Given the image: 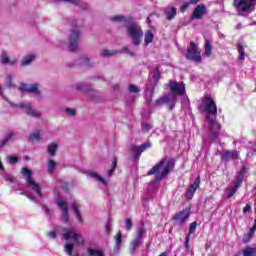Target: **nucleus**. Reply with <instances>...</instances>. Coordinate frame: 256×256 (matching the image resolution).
I'll list each match as a JSON object with an SVG mask.
<instances>
[{"mask_svg":"<svg viewBox=\"0 0 256 256\" xmlns=\"http://www.w3.org/2000/svg\"><path fill=\"white\" fill-rule=\"evenodd\" d=\"M111 21H114L115 23L123 21L124 27L126 29V35L131 40L132 45L139 47V45L143 43V28H141V26L135 22L133 17L119 15L112 17Z\"/></svg>","mask_w":256,"mask_h":256,"instance_id":"1","label":"nucleus"},{"mask_svg":"<svg viewBox=\"0 0 256 256\" xmlns=\"http://www.w3.org/2000/svg\"><path fill=\"white\" fill-rule=\"evenodd\" d=\"M175 169V159L165 157L156 163L148 172L147 176L151 177V175H156L154 178V183H159V181H163V179H167L169 172Z\"/></svg>","mask_w":256,"mask_h":256,"instance_id":"2","label":"nucleus"},{"mask_svg":"<svg viewBox=\"0 0 256 256\" xmlns=\"http://www.w3.org/2000/svg\"><path fill=\"white\" fill-rule=\"evenodd\" d=\"M200 113H206V117L209 116L214 120L217 119V104L211 95H207L202 98L201 103L198 106Z\"/></svg>","mask_w":256,"mask_h":256,"instance_id":"3","label":"nucleus"},{"mask_svg":"<svg viewBox=\"0 0 256 256\" xmlns=\"http://www.w3.org/2000/svg\"><path fill=\"white\" fill-rule=\"evenodd\" d=\"M21 174L24 175V177H26V182L28 187L33 189V191L37 193L40 199H43V193H41V187H39V184H37V182L33 180V171H31V169L27 167H23L21 169Z\"/></svg>","mask_w":256,"mask_h":256,"instance_id":"4","label":"nucleus"},{"mask_svg":"<svg viewBox=\"0 0 256 256\" xmlns=\"http://www.w3.org/2000/svg\"><path fill=\"white\" fill-rule=\"evenodd\" d=\"M186 59L188 61H193L194 63H201L203 58L201 57V51L197 48V45L191 41L189 47L187 48Z\"/></svg>","mask_w":256,"mask_h":256,"instance_id":"5","label":"nucleus"},{"mask_svg":"<svg viewBox=\"0 0 256 256\" xmlns=\"http://www.w3.org/2000/svg\"><path fill=\"white\" fill-rule=\"evenodd\" d=\"M189 217H191V207H186L185 209L175 213L172 217V221L181 227L189 221Z\"/></svg>","mask_w":256,"mask_h":256,"instance_id":"6","label":"nucleus"},{"mask_svg":"<svg viewBox=\"0 0 256 256\" xmlns=\"http://www.w3.org/2000/svg\"><path fill=\"white\" fill-rule=\"evenodd\" d=\"M254 3L256 0H233V7L241 13H251Z\"/></svg>","mask_w":256,"mask_h":256,"instance_id":"7","label":"nucleus"},{"mask_svg":"<svg viewBox=\"0 0 256 256\" xmlns=\"http://www.w3.org/2000/svg\"><path fill=\"white\" fill-rule=\"evenodd\" d=\"M80 35H81V32L77 27H74L71 30L69 44H68V50L71 51V53H74V51H77V49H79Z\"/></svg>","mask_w":256,"mask_h":256,"instance_id":"8","label":"nucleus"},{"mask_svg":"<svg viewBox=\"0 0 256 256\" xmlns=\"http://www.w3.org/2000/svg\"><path fill=\"white\" fill-rule=\"evenodd\" d=\"M206 121L210 129L211 139H217L219 137V131H221V124L216 122L215 118H211V116H206Z\"/></svg>","mask_w":256,"mask_h":256,"instance_id":"9","label":"nucleus"},{"mask_svg":"<svg viewBox=\"0 0 256 256\" xmlns=\"http://www.w3.org/2000/svg\"><path fill=\"white\" fill-rule=\"evenodd\" d=\"M151 147L150 142H144L140 146H133L132 151H133V156H132V161L135 163L136 161H139L141 158V153L146 151V149H149Z\"/></svg>","mask_w":256,"mask_h":256,"instance_id":"10","label":"nucleus"},{"mask_svg":"<svg viewBox=\"0 0 256 256\" xmlns=\"http://www.w3.org/2000/svg\"><path fill=\"white\" fill-rule=\"evenodd\" d=\"M64 231H66L63 234V237H64L65 241H69V239H73L75 244L78 245V247L85 245V242L83 241V239H79V234H77L75 232V230L65 229Z\"/></svg>","mask_w":256,"mask_h":256,"instance_id":"11","label":"nucleus"},{"mask_svg":"<svg viewBox=\"0 0 256 256\" xmlns=\"http://www.w3.org/2000/svg\"><path fill=\"white\" fill-rule=\"evenodd\" d=\"M199 185H201V177H197L193 184H190L186 190L185 197L186 199H193L195 196L196 191L199 189Z\"/></svg>","mask_w":256,"mask_h":256,"instance_id":"12","label":"nucleus"},{"mask_svg":"<svg viewBox=\"0 0 256 256\" xmlns=\"http://www.w3.org/2000/svg\"><path fill=\"white\" fill-rule=\"evenodd\" d=\"M222 161L228 163V161H235L239 159V151L237 150H224L220 153Z\"/></svg>","mask_w":256,"mask_h":256,"instance_id":"13","label":"nucleus"},{"mask_svg":"<svg viewBox=\"0 0 256 256\" xmlns=\"http://www.w3.org/2000/svg\"><path fill=\"white\" fill-rule=\"evenodd\" d=\"M206 14H207V6H205L204 4H199L194 8L190 16V19H203V16Z\"/></svg>","mask_w":256,"mask_h":256,"instance_id":"14","label":"nucleus"},{"mask_svg":"<svg viewBox=\"0 0 256 256\" xmlns=\"http://www.w3.org/2000/svg\"><path fill=\"white\" fill-rule=\"evenodd\" d=\"M169 88L174 95H185V84L183 82H170Z\"/></svg>","mask_w":256,"mask_h":256,"instance_id":"15","label":"nucleus"},{"mask_svg":"<svg viewBox=\"0 0 256 256\" xmlns=\"http://www.w3.org/2000/svg\"><path fill=\"white\" fill-rule=\"evenodd\" d=\"M14 107L19 109H25V113L30 117H34L35 119H39L41 117V114L39 112L33 110V107L31 106V104L21 103L19 105H14Z\"/></svg>","mask_w":256,"mask_h":256,"instance_id":"16","label":"nucleus"},{"mask_svg":"<svg viewBox=\"0 0 256 256\" xmlns=\"http://www.w3.org/2000/svg\"><path fill=\"white\" fill-rule=\"evenodd\" d=\"M57 205L62 209V221L64 223H69V208L67 207V202L59 199L57 200Z\"/></svg>","mask_w":256,"mask_h":256,"instance_id":"17","label":"nucleus"},{"mask_svg":"<svg viewBox=\"0 0 256 256\" xmlns=\"http://www.w3.org/2000/svg\"><path fill=\"white\" fill-rule=\"evenodd\" d=\"M164 15H165L167 21H173V19H175V17H177V8H175L173 6H167L164 9Z\"/></svg>","mask_w":256,"mask_h":256,"instance_id":"18","label":"nucleus"},{"mask_svg":"<svg viewBox=\"0 0 256 256\" xmlns=\"http://www.w3.org/2000/svg\"><path fill=\"white\" fill-rule=\"evenodd\" d=\"M1 63H2V65L13 66V65H15V63H17V59L16 58H11L5 52H2V54H1Z\"/></svg>","mask_w":256,"mask_h":256,"instance_id":"19","label":"nucleus"},{"mask_svg":"<svg viewBox=\"0 0 256 256\" xmlns=\"http://www.w3.org/2000/svg\"><path fill=\"white\" fill-rule=\"evenodd\" d=\"M143 243V240L141 238H135L130 243V253L131 255H135V252L137 251V248Z\"/></svg>","mask_w":256,"mask_h":256,"instance_id":"20","label":"nucleus"},{"mask_svg":"<svg viewBox=\"0 0 256 256\" xmlns=\"http://www.w3.org/2000/svg\"><path fill=\"white\" fill-rule=\"evenodd\" d=\"M155 39V34H153V31L147 30L144 34V43L146 47L150 44L153 43V40Z\"/></svg>","mask_w":256,"mask_h":256,"instance_id":"21","label":"nucleus"},{"mask_svg":"<svg viewBox=\"0 0 256 256\" xmlns=\"http://www.w3.org/2000/svg\"><path fill=\"white\" fill-rule=\"evenodd\" d=\"M212 53H213V45H211V40L206 39L205 46H204V55H206V57H210Z\"/></svg>","mask_w":256,"mask_h":256,"instance_id":"22","label":"nucleus"},{"mask_svg":"<svg viewBox=\"0 0 256 256\" xmlns=\"http://www.w3.org/2000/svg\"><path fill=\"white\" fill-rule=\"evenodd\" d=\"M169 99H171V95L169 94L158 98L155 101V107H162V105H165V103H169Z\"/></svg>","mask_w":256,"mask_h":256,"instance_id":"23","label":"nucleus"},{"mask_svg":"<svg viewBox=\"0 0 256 256\" xmlns=\"http://www.w3.org/2000/svg\"><path fill=\"white\" fill-rule=\"evenodd\" d=\"M239 187H241V183L234 181L233 187L230 190H228V193L226 196L227 199H231V197H233V195H235V193H237Z\"/></svg>","mask_w":256,"mask_h":256,"instance_id":"24","label":"nucleus"},{"mask_svg":"<svg viewBox=\"0 0 256 256\" xmlns=\"http://www.w3.org/2000/svg\"><path fill=\"white\" fill-rule=\"evenodd\" d=\"M72 211H74L77 221L79 223H83V217L81 216V213L79 212V206H77V203L71 202Z\"/></svg>","mask_w":256,"mask_h":256,"instance_id":"25","label":"nucleus"},{"mask_svg":"<svg viewBox=\"0 0 256 256\" xmlns=\"http://www.w3.org/2000/svg\"><path fill=\"white\" fill-rule=\"evenodd\" d=\"M14 137L15 133L12 130L8 131L4 139L1 141V146L3 147L4 145H7V143L13 141Z\"/></svg>","mask_w":256,"mask_h":256,"instance_id":"26","label":"nucleus"},{"mask_svg":"<svg viewBox=\"0 0 256 256\" xmlns=\"http://www.w3.org/2000/svg\"><path fill=\"white\" fill-rule=\"evenodd\" d=\"M245 173H247V166H242L235 181L243 185V179H245Z\"/></svg>","mask_w":256,"mask_h":256,"instance_id":"27","label":"nucleus"},{"mask_svg":"<svg viewBox=\"0 0 256 256\" xmlns=\"http://www.w3.org/2000/svg\"><path fill=\"white\" fill-rule=\"evenodd\" d=\"M4 87H7V89H13V87H15V84H13V76H11V74L6 75Z\"/></svg>","mask_w":256,"mask_h":256,"instance_id":"28","label":"nucleus"},{"mask_svg":"<svg viewBox=\"0 0 256 256\" xmlns=\"http://www.w3.org/2000/svg\"><path fill=\"white\" fill-rule=\"evenodd\" d=\"M58 147H59V144H57V143H52V144L48 145L49 155H51L52 157H55V155H57V148Z\"/></svg>","mask_w":256,"mask_h":256,"instance_id":"29","label":"nucleus"},{"mask_svg":"<svg viewBox=\"0 0 256 256\" xmlns=\"http://www.w3.org/2000/svg\"><path fill=\"white\" fill-rule=\"evenodd\" d=\"M243 256H256V248L246 247L242 250Z\"/></svg>","mask_w":256,"mask_h":256,"instance_id":"30","label":"nucleus"},{"mask_svg":"<svg viewBox=\"0 0 256 256\" xmlns=\"http://www.w3.org/2000/svg\"><path fill=\"white\" fill-rule=\"evenodd\" d=\"M89 177H91L92 179H97L98 181H100V183H103L104 185H107V180H105V178L101 177L99 174H97L96 172H89Z\"/></svg>","mask_w":256,"mask_h":256,"instance_id":"31","label":"nucleus"},{"mask_svg":"<svg viewBox=\"0 0 256 256\" xmlns=\"http://www.w3.org/2000/svg\"><path fill=\"white\" fill-rule=\"evenodd\" d=\"M28 93H34L35 95H41V91L39 90V84L34 83L29 86Z\"/></svg>","mask_w":256,"mask_h":256,"instance_id":"32","label":"nucleus"},{"mask_svg":"<svg viewBox=\"0 0 256 256\" xmlns=\"http://www.w3.org/2000/svg\"><path fill=\"white\" fill-rule=\"evenodd\" d=\"M117 53H119V51L117 50H107V49H104L101 51L100 55L102 57H113V55H117Z\"/></svg>","mask_w":256,"mask_h":256,"instance_id":"33","label":"nucleus"},{"mask_svg":"<svg viewBox=\"0 0 256 256\" xmlns=\"http://www.w3.org/2000/svg\"><path fill=\"white\" fill-rule=\"evenodd\" d=\"M86 253H88V255H90V256H105L103 251H101L99 249H87Z\"/></svg>","mask_w":256,"mask_h":256,"instance_id":"34","label":"nucleus"},{"mask_svg":"<svg viewBox=\"0 0 256 256\" xmlns=\"http://www.w3.org/2000/svg\"><path fill=\"white\" fill-rule=\"evenodd\" d=\"M197 225H198L197 221L190 223L189 228H188V233L186 235L191 237V235H193V233H195V231H197Z\"/></svg>","mask_w":256,"mask_h":256,"instance_id":"35","label":"nucleus"},{"mask_svg":"<svg viewBox=\"0 0 256 256\" xmlns=\"http://www.w3.org/2000/svg\"><path fill=\"white\" fill-rule=\"evenodd\" d=\"M115 169H117V157H113L112 159V167L108 170V177H113V173H115Z\"/></svg>","mask_w":256,"mask_h":256,"instance_id":"36","label":"nucleus"},{"mask_svg":"<svg viewBox=\"0 0 256 256\" xmlns=\"http://www.w3.org/2000/svg\"><path fill=\"white\" fill-rule=\"evenodd\" d=\"M237 49L239 53V59L240 61H243L245 59V47H243L241 43H238Z\"/></svg>","mask_w":256,"mask_h":256,"instance_id":"37","label":"nucleus"},{"mask_svg":"<svg viewBox=\"0 0 256 256\" xmlns=\"http://www.w3.org/2000/svg\"><path fill=\"white\" fill-rule=\"evenodd\" d=\"M35 59V55H29L23 58L21 65L22 67H25V65L31 64V62Z\"/></svg>","mask_w":256,"mask_h":256,"instance_id":"38","label":"nucleus"},{"mask_svg":"<svg viewBox=\"0 0 256 256\" xmlns=\"http://www.w3.org/2000/svg\"><path fill=\"white\" fill-rule=\"evenodd\" d=\"M191 237H189V235H186L185 237V241H184V247H185V251L186 253H190L191 252Z\"/></svg>","mask_w":256,"mask_h":256,"instance_id":"39","label":"nucleus"},{"mask_svg":"<svg viewBox=\"0 0 256 256\" xmlns=\"http://www.w3.org/2000/svg\"><path fill=\"white\" fill-rule=\"evenodd\" d=\"M55 167H57V162H55L53 159H50L48 161V173H53L55 171Z\"/></svg>","mask_w":256,"mask_h":256,"instance_id":"40","label":"nucleus"},{"mask_svg":"<svg viewBox=\"0 0 256 256\" xmlns=\"http://www.w3.org/2000/svg\"><path fill=\"white\" fill-rule=\"evenodd\" d=\"M116 241V247H121V244L123 243V234L121 232H118L115 236Z\"/></svg>","mask_w":256,"mask_h":256,"instance_id":"41","label":"nucleus"},{"mask_svg":"<svg viewBox=\"0 0 256 256\" xmlns=\"http://www.w3.org/2000/svg\"><path fill=\"white\" fill-rule=\"evenodd\" d=\"M255 235L254 232H252L251 230H249V232L247 233V235H245L243 237V243H249L251 241V239L253 238V236Z\"/></svg>","mask_w":256,"mask_h":256,"instance_id":"42","label":"nucleus"},{"mask_svg":"<svg viewBox=\"0 0 256 256\" xmlns=\"http://www.w3.org/2000/svg\"><path fill=\"white\" fill-rule=\"evenodd\" d=\"M145 233H147V230H145V228H139L136 232V239H141V241H143V235H145Z\"/></svg>","mask_w":256,"mask_h":256,"instance_id":"43","label":"nucleus"},{"mask_svg":"<svg viewBox=\"0 0 256 256\" xmlns=\"http://www.w3.org/2000/svg\"><path fill=\"white\" fill-rule=\"evenodd\" d=\"M81 63H83V65H86V67H91L93 64H91V60H89V58L87 56H82L80 58Z\"/></svg>","mask_w":256,"mask_h":256,"instance_id":"44","label":"nucleus"},{"mask_svg":"<svg viewBox=\"0 0 256 256\" xmlns=\"http://www.w3.org/2000/svg\"><path fill=\"white\" fill-rule=\"evenodd\" d=\"M6 159L9 161L10 165L19 163V157L17 156H8Z\"/></svg>","mask_w":256,"mask_h":256,"instance_id":"45","label":"nucleus"},{"mask_svg":"<svg viewBox=\"0 0 256 256\" xmlns=\"http://www.w3.org/2000/svg\"><path fill=\"white\" fill-rule=\"evenodd\" d=\"M128 91L129 93H140L141 89H139L135 84H130Z\"/></svg>","mask_w":256,"mask_h":256,"instance_id":"46","label":"nucleus"},{"mask_svg":"<svg viewBox=\"0 0 256 256\" xmlns=\"http://www.w3.org/2000/svg\"><path fill=\"white\" fill-rule=\"evenodd\" d=\"M142 131L144 133H149V131H151V129L153 128V126L149 123H142Z\"/></svg>","mask_w":256,"mask_h":256,"instance_id":"47","label":"nucleus"},{"mask_svg":"<svg viewBox=\"0 0 256 256\" xmlns=\"http://www.w3.org/2000/svg\"><path fill=\"white\" fill-rule=\"evenodd\" d=\"M153 79H155L156 81L161 79V70L159 66H157L154 70Z\"/></svg>","mask_w":256,"mask_h":256,"instance_id":"48","label":"nucleus"},{"mask_svg":"<svg viewBox=\"0 0 256 256\" xmlns=\"http://www.w3.org/2000/svg\"><path fill=\"white\" fill-rule=\"evenodd\" d=\"M30 139L32 141H41V134H39V132H35L30 134Z\"/></svg>","mask_w":256,"mask_h":256,"instance_id":"49","label":"nucleus"},{"mask_svg":"<svg viewBox=\"0 0 256 256\" xmlns=\"http://www.w3.org/2000/svg\"><path fill=\"white\" fill-rule=\"evenodd\" d=\"M125 227L128 231H131V229L133 228V220H131V218H128L126 220Z\"/></svg>","mask_w":256,"mask_h":256,"instance_id":"50","label":"nucleus"},{"mask_svg":"<svg viewBox=\"0 0 256 256\" xmlns=\"http://www.w3.org/2000/svg\"><path fill=\"white\" fill-rule=\"evenodd\" d=\"M66 113H68V115H70L71 117H75V115H76V111H75V109H73V108H66Z\"/></svg>","mask_w":256,"mask_h":256,"instance_id":"51","label":"nucleus"},{"mask_svg":"<svg viewBox=\"0 0 256 256\" xmlns=\"http://www.w3.org/2000/svg\"><path fill=\"white\" fill-rule=\"evenodd\" d=\"M105 231L109 233L111 231V220L107 219L105 224Z\"/></svg>","mask_w":256,"mask_h":256,"instance_id":"52","label":"nucleus"},{"mask_svg":"<svg viewBox=\"0 0 256 256\" xmlns=\"http://www.w3.org/2000/svg\"><path fill=\"white\" fill-rule=\"evenodd\" d=\"M122 51H123V53H127L128 55H131V57H134V56H135V53L129 51V48H127V46H123V47H122Z\"/></svg>","mask_w":256,"mask_h":256,"instance_id":"53","label":"nucleus"},{"mask_svg":"<svg viewBox=\"0 0 256 256\" xmlns=\"http://www.w3.org/2000/svg\"><path fill=\"white\" fill-rule=\"evenodd\" d=\"M187 9H189V2H185V3L180 7L181 13H185V11H187Z\"/></svg>","mask_w":256,"mask_h":256,"instance_id":"54","label":"nucleus"},{"mask_svg":"<svg viewBox=\"0 0 256 256\" xmlns=\"http://www.w3.org/2000/svg\"><path fill=\"white\" fill-rule=\"evenodd\" d=\"M20 91H26L29 93V86L27 84H22L20 87Z\"/></svg>","mask_w":256,"mask_h":256,"instance_id":"55","label":"nucleus"},{"mask_svg":"<svg viewBox=\"0 0 256 256\" xmlns=\"http://www.w3.org/2000/svg\"><path fill=\"white\" fill-rule=\"evenodd\" d=\"M5 180L9 181L10 183H13V181H15V177L14 176H5Z\"/></svg>","mask_w":256,"mask_h":256,"instance_id":"56","label":"nucleus"},{"mask_svg":"<svg viewBox=\"0 0 256 256\" xmlns=\"http://www.w3.org/2000/svg\"><path fill=\"white\" fill-rule=\"evenodd\" d=\"M251 211V205H246L244 208H243V213H249Z\"/></svg>","mask_w":256,"mask_h":256,"instance_id":"57","label":"nucleus"},{"mask_svg":"<svg viewBox=\"0 0 256 256\" xmlns=\"http://www.w3.org/2000/svg\"><path fill=\"white\" fill-rule=\"evenodd\" d=\"M48 237H50V239H56L57 234L55 232H49Z\"/></svg>","mask_w":256,"mask_h":256,"instance_id":"58","label":"nucleus"},{"mask_svg":"<svg viewBox=\"0 0 256 256\" xmlns=\"http://www.w3.org/2000/svg\"><path fill=\"white\" fill-rule=\"evenodd\" d=\"M250 231H251L252 233H255V231H256V219L254 220V224H253V226L250 228Z\"/></svg>","mask_w":256,"mask_h":256,"instance_id":"59","label":"nucleus"},{"mask_svg":"<svg viewBox=\"0 0 256 256\" xmlns=\"http://www.w3.org/2000/svg\"><path fill=\"white\" fill-rule=\"evenodd\" d=\"M76 89H77L78 91H81V89H83V83H78V84H76Z\"/></svg>","mask_w":256,"mask_h":256,"instance_id":"60","label":"nucleus"},{"mask_svg":"<svg viewBox=\"0 0 256 256\" xmlns=\"http://www.w3.org/2000/svg\"><path fill=\"white\" fill-rule=\"evenodd\" d=\"M169 109L170 111H173V109H175V101L170 104Z\"/></svg>","mask_w":256,"mask_h":256,"instance_id":"61","label":"nucleus"},{"mask_svg":"<svg viewBox=\"0 0 256 256\" xmlns=\"http://www.w3.org/2000/svg\"><path fill=\"white\" fill-rule=\"evenodd\" d=\"M200 0H190V3L192 5H197V3H199Z\"/></svg>","mask_w":256,"mask_h":256,"instance_id":"62","label":"nucleus"},{"mask_svg":"<svg viewBox=\"0 0 256 256\" xmlns=\"http://www.w3.org/2000/svg\"><path fill=\"white\" fill-rule=\"evenodd\" d=\"M58 1H65V2H68V3H77L76 0H58Z\"/></svg>","mask_w":256,"mask_h":256,"instance_id":"63","label":"nucleus"},{"mask_svg":"<svg viewBox=\"0 0 256 256\" xmlns=\"http://www.w3.org/2000/svg\"><path fill=\"white\" fill-rule=\"evenodd\" d=\"M159 256H167V253L162 252V253L159 254Z\"/></svg>","mask_w":256,"mask_h":256,"instance_id":"64","label":"nucleus"}]
</instances>
